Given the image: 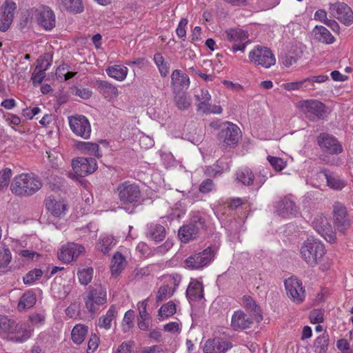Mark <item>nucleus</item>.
<instances>
[{
	"instance_id": "obj_42",
	"label": "nucleus",
	"mask_w": 353,
	"mask_h": 353,
	"mask_svg": "<svg viewBox=\"0 0 353 353\" xmlns=\"http://www.w3.org/2000/svg\"><path fill=\"white\" fill-rule=\"evenodd\" d=\"M176 311V306L175 303L170 301L165 304H163L159 310V319L163 320L174 314Z\"/></svg>"
},
{
	"instance_id": "obj_16",
	"label": "nucleus",
	"mask_w": 353,
	"mask_h": 353,
	"mask_svg": "<svg viewBox=\"0 0 353 353\" xmlns=\"http://www.w3.org/2000/svg\"><path fill=\"white\" fill-rule=\"evenodd\" d=\"M330 14L346 26L353 23V12L351 8L343 3L331 4L329 8Z\"/></svg>"
},
{
	"instance_id": "obj_3",
	"label": "nucleus",
	"mask_w": 353,
	"mask_h": 353,
	"mask_svg": "<svg viewBox=\"0 0 353 353\" xmlns=\"http://www.w3.org/2000/svg\"><path fill=\"white\" fill-rule=\"evenodd\" d=\"M300 253L302 259L308 265L314 267L321 261L325 254V250L320 240L308 238L303 243Z\"/></svg>"
},
{
	"instance_id": "obj_21",
	"label": "nucleus",
	"mask_w": 353,
	"mask_h": 353,
	"mask_svg": "<svg viewBox=\"0 0 353 353\" xmlns=\"http://www.w3.org/2000/svg\"><path fill=\"white\" fill-rule=\"evenodd\" d=\"M17 8L16 3L11 0H6L2 6V12L0 14V30L6 32L10 26Z\"/></svg>"
},
{
	"instance_id": "obj_26",
	"label": "nucleus",
	"mask_w": 353,
	"mask_h": 353,
	"mask_svg": "<svg viewBox=\"0 0 353 353\" xmlns=\"http://www.w3.org/2000/svg\"><path fill=\"white\" fill-rule=\"evenodd\" d=\"M321 173L323 174L327 186L334 190H341L347 185L346 181L339 174L331 172L328 170H323Z\"/></svg>"
},
{
	"instance_id": "obj_47",
	"label": "nucleus",
	"mask_w": 353,
	"mask_h": 353,
	"mask_svg": "<svg viewBox=\"0 0 353 353\" xmlns=\"http://www.w3.org/2000/svg\"><path fill=\"white\" fill-rule=\"evenodd\" d=\"M282 87L287 91L305 90L307 89V80L304 79L299 81L283 83Z\"/></svg>"
},
{
	"instance_id": "obj_25",
	"label": "nucleus",
	"mask_w": 353,
	"mask_h": 353,
	"mask_svg": "<svg viewBox=\"0 0 353 353\" xmlns=\"http://www.w3.org/2000/svg\"><path fill=\"white\" fill-rule=\"evenodd\" d=\"M37 19L40 26L49 30L55 26V16L52 10L48 8H43L37 10Z\"/></svg>"
},
{
	"instance_id": "obj_6",
	"label": "nucleus",
	"mask_w": 353,
	"mask_h": 353,
	"mask_svg": "<svg viewBox=\"0 0 353 353\" xmlns=\"http://www.w3.org/2000/svg\"><path fill=\"white\" fill-rule=\"evenodd\" d=\"M215 248L209 246L201 252L190 255L185 260V267L190 270H201L208 265L214 259Z\"/></svg>"
},
{
	"instance_id": "obj_13",
	"label": "nucleus",
	"mask_w": 353,
	"mask_h": 353,
	"mask_svg": "<svg viewBox=\"0 0 353 353\" xmlns=\"http://www.w3.org/2000/svg\"><path fill=\"white\" fill-rule=\"evenodd\" d=\"M117 190L119 198L123 203L137 202L141 196L139 187L136 183L130 181L120 183Z\"/></svg>"
},
{
	"instance_id": "obj_39",
	"label": "nucleus",
	"mask_w": 353,
	"mask_h": 353,
	"mask_svg": "<svg viewBox=\"0 0 353 353\" xmlns=\"http://www.w3.org/2000/svg\"><path fill=\"white\" fill-rule=\"evenodd\" d=\"M236 179L244 185H251L254 184V174L248 168H244L236 172Z\"/></svg>"
},
{
	"instance_id": "obj_18",
	"label": "nucleus",
	"mask_w": 353,
	"mask_h": 353,
	"mask_svg": "<svg viewBox=\"0 0 353 353\" xmlns=\"http://www.w3.org/2000/svg\"><path fill=\"white\" fill-rule=\"evenodd\" d=\"M317 142L321 148L331 154H338L343 151L342 146L333 136L321 133L317 137Z\"/></svg>"
},
{
	"instance_id": "obj_64",
	"label": "nucleus",
	"mask_w": 353,
	"mask_h": 353,
	"mask_svg": "<svg viewBox=\"0 0 353 353\" xmlns=\"http://www.w3.org/2000/svg\"><path fill=\"white\" fill-rule=\"evenodd\" d=\"M214 188V183L211 179L204 180L200 185L199 190L202 193H208L210 192Z\"/></svg>"
},
{
	"instance_id": "obj_49",
	"label": "nucleus",
	"mask_w": 353,
	"mask_h": 353,
	"mask_svg": "<svg viewBox=\"0 0 353 353\" xmlns=\"http://www.w3.org/2000/svg\"><path fill=\"white\" fill-rule=\"evenodd\" d=\"M43 275V271L40 269H34L28 272L23 276V282L25 284L31 285L37 280L39 279Z\"/></svg>"
},
{
	"instance_id": "obj_58",
	"label": "nucleus",
	"mask_w": 353,
	"mask_h": 353,
	"mask_svg": "<svg viewBox=\"0 0 353 353\" xmlns=\"http://www.w3.org/2000/svg\"><path fill=\"white\" fill-rule=\"evenodd\" d=\"M188 24V20L186 19H181L179 23L178 27L176 30L177 36L183 39H185L186 37L185 27Z\"/></svg>"
},
{
	"instance_id": "obj_20",
	"label": "nucleus",
	"mask_w": 353,
	"mask_h": 353,
	"mask_svg": "<svg viewBox=\"0 0 353 353\" xmlns=\"http://www.w3.org/2000/svg\"><path fill=\"white\" fill-rule=\"evenodd\" d=\"M230 341L224 339L216 337L206 341L203 346V353H225L232 348Z\"/></svg>"
},
{
	"instance_id": "obj_45",
	"label": "nucleus",
	"mask_w": 353,
	"mask_h": 353,
	"mask_svg": "<svg viewBox=\"0 0 353 353\" xmlns=\"http://www.w3.org/2000/svg\"><path fill=\"white\" fill-rule=\"evenodd\" d=\"M329 337L327 334H322L314 341V348L316 353H325L327 350Z\"/></svg>"
},
{
	"instance_id": "obj_37",
	"label": "nucleus",
	"mask_w": 353,
	"mask_h": 353,
	"mask_svg": "<svg viewBox=\"0 0 353 353\" xmlns=\"http://www.w3.org/2000/svg\"><path fill=\"white\" fill-rule=\"evenodd\" d=\"M88 334V327L82 325H76L72 330L71 337L72 341L77 344H81L85 339Z\"/></svg>"
},
{
	"instance_id": "obj_12",
	"label": "nucleus",
	"mask_w": 353,
	"mask_h": 353,
	"mask_svg": "<svg viewBox=\"0 0 353 353\" xmlns=\"http://www.w3.org/2000/svg\"><path fill=\"white\" fill-rule=\"evenodd\" d=\"M68 122L72 132L78 137L88 139L91 134V125L88 118L83 115L77 114L68 117Z\"/></svg>"
},
{
	"instance_id": "obj_23",
	"label": "nucleus",
	"mask_w": 353,
	"mask_h": 353,
	"mask_svg": "<svg viewBox=\"0 0 353 353\" xmlns=\"http://www.w3.org/2000/svg\"><path fill=\"white\" fill-rule=\"evenodd\" d=\"M277 214L284 218L296 216L299 214V208L295 202L290 197L282 199L276 206Z\"/></svg>"
},
{
	"instance_id": "obj_55",
	"label": "nucleus",
	"mask_w": 353,
	"mask_h": 353,
	"mask_svg": "<svg viewBox=\"0 0 353 353\" xmlns=\"http://www.w3.org/2000/svg\"><path fill=\"white\" fill-rule=\"evenodd\" d=\"M268 169L263 168L259 171L256 176L254 175L255 183L258 188L261 187L265 182L268 179Z\"/></svg>"
},
{
	"instance_id": "obj_36",
	"label": "nucleus",
	"mask_w": 353,
	"mask_h": 353,
	"mask_svg": "<svg viewBox=\"0 0 353 353\" xmlns=\"http://www.w3.org/2000/svg\"><path fill=\"white\" fill-rule=\"evenodd\" d=\"M116 314V307L114 305H112L107 311L106 314L99 319V327L105 330H109L111 327L112 322L115 319Z\"/></svg>"
},
{
	"instance_id": "obj_11",
	"label": "nucleus",
	"mask_w": 353,
	"mask_h": 353,
	"mask_svg": "<svg viewBox=\"0 0 353 353\" xmlns=\"http://www.w3.org/2000/svg\"><path fill=\"white\" fill-rule=\"evenodd\" d=\"M225 39L232 43L231 50L244 52L246 46L250 43L248 33L240 28H230L225 31Z\"/></svg>"
},
{
	"instance_id": "obj_61",
	"label": "nucleus",
	"mask_w": 353,
	"mask_h": 353,
	"mask_svg": "<svg viewBox=\"0 0 353 353\" xmlns=\"http://www.w3.org/2000/svg\"><path fill=\"white\" fill-rule=\"evenodd\" d=\"M99 339L95 334H92L88 343V350L92 352L96 350L99 346ZM88 353H90L88 352Z\"/></svg>"
},
{
	"instance_id": "obj_17",
	"label": "nucleus",
	"mask_w": 353,
	"mask_h": 353,
	"mask_svg": "<svg viewBox=\"0 0 353 353\" xmlns=\"http://www.w3.org/2000/svg\"><path fill=\"white\" fill-rule=\"evenodd\" d=\"M256 319L253 316L246 314L242 310L234 311L232 318L230 326L235 331L243 330L250 328Z\"/></svg>"
},
{
	"instance_id": "obj_40",
	"label": "nucleus",
	"mask_w": 353,
	"mask_h": 353,
	"mask_svg": "<svg viewBox=\"0 0 353 353\" xmlns=\"http://www.w3.org/2000/svg\"><path fill=\"white\" fill-rule=\"evenodd\" d=\"M36 303V296L33 292L28 291L21 297L17 308L19 311L32 307Z\"/></svg>"
},
{
	"instance_id": "obj_31",
	"label": "nucleus",
	"mask_w": 353,
	"mask_h": 353,
	"mask_svg": "<svg viewBox=\"0 0 353 353\" xmlns=\"http://www.w3.org/2000/svg\"><path fill=\"white\" fill-rule=\"evenodd\" d=\"M97 85L100 93L108 100L116 98L119 95L117 88L106 81H98Z\"/></svg>"
},
{
	"instance_id": "obj_46",
	"label": "nucleus",
	"mask_w": 353,
	"mask_h": 353,
	"mask_svg": "<svg viewBox=\"0 0 353 353\" xmlns=\"http://www.w3.org/2000/svg\"><path fill=\"white\" fill-rule=\"evenodd\" d=\"M314 228L320 234H324L328 230L329 224L326 218L321 216L316 217L312 222Z\"/></svg>"
},
{
	"instance_id": "obj_43",
	"label": "nucleus",
	"mask_w": 353,
	"mask_h": 353,
	"mask_svg": "<svg viewBox=\"0 0 353 353\" xmlns=\"http://www.w3.org/2000/svg\"><path fill=\"white\" fill-rule=\"evenodd\" d=\"M50 65V63H47L46 65L44 67L43 65L36 66L34 71L32 74L31 79L34 86H37L41 83L43 79L46 77V70L48 69V67Z\"/></svg>"
},
{
	"instance_id": "obj_33",
	"label": "nucleus",
	"mask_w": 353,
	"mask_h": 353,
	"mask_svg": "<svg viewBox=\"0 0 353 353\" xmlns=\"http://www.w3.org/2000/svg\"><path fill=\"white\" fill-rule=\"evenodd\" d=\"M117 239L110 234H102L97 244V249L106 254L116 245Z\"/></svg>"
},
{
	"instance_id": "obj_14",
	"label": "nucleus",
	"mask_w": 353,
	"mask_h": 353,
	"mask_svg": "<svg viewBox=\"0 0 353 353\" xmlns=\"http://www.w3.org/2000/svg\"><path fill=\"white\" fill-rule=\"evenodd\" d=\"M285 288L288 296L296 304L303 302L305 298V291L302 282L298 279L291 276L285 281Z\"/></svg>"
},
{
	"instance_id": "obj_22",
	"label": "nucleus",
	"mask_w": 353,
	"mask_h": 353,
	"mask_svg": "<svg viewBox=\"0 0 353 353\" xmlns=\"http://www.w3.org/2000/svg\"><path fill=\"white\" fill-rule=\"evenodd\" d=\"M83 252L84 247L81 245L70 243L61 247L58 252V257L59 260L64 263H69L78 257Z\"/></svg>"
},
{
	"instance_id": "obj_30",
	"label": "nucleus",
	"mask_w": 353,
	"mask_h": 353,
	"mask_svg": "<svg viewBox=\"0 0 353 353\" xmlns=\"http://www.w3.org/2000/svg\"><path fill=\"white\" fill-rule=\"evenodd\" d=\"M166 235L165 228L158 223H150L148 225L146 236L148 238L159 242L163 241Z\"/></svg>"
},
{
	"instance_id": "obj_4",
	"label": "nucleus",
	"mask_w": 353,
	"mask_h": 353,
	"mask_svg": "<svg viewBox=\"0 0 353 353\" xmlns=\"http://www.w3.org/2000/svg\"><path fill=\"white\" fill-rule=\"evenodd\" d=\"M83 300L87 310L91 314H94L100 309L101 305L106 303V290L101 285L90 287L83 297Z\"/></svg>"
},
{
	"instance_id": "obj_59",
	"label": "nucleus",
	"mask_w": 353,
	"mask_h": 353,
	"mask_svg": "<svg viewBox=\"0 0 353 353\" xmlns=\"http://www.w3.org/2000/svg\"><path fill=\"white\" fill-rule=\"evenodd\" d=\"M29 320L32 325L39 327L44 324L45 316L41 314H33L29 316Z\"/></svg>"
},
{
	"instance_id": "obj_28",
	"label": "nucleus",
	"mask_w": 353,
	"mask_h": 353,
	"mask_svg": "<svg viewBox=\"0 0 353 353\" xmlns=\"http://www.w3.org/2000/svg\"><path fill=\"white\" fill-rule=\"evenodd\" d=\"M186 296L190 301H199L203 298V286L196 279H191L186 290Z\"/></svg>"
},
{
	"instance_id": "obj_38",
	"label": "nucleus",
	"mask_w": 353,
	"mask_h": 353,
	"mask_svg": "<svg viewBox=\"0 0 353 353\" xmlns=\"http://www.w3.org/2000/svg\"><path fill=\"white\" fill-rule=\"evenodd\" d=\"M314 33L316 37V39L323 43H334L335 39L330 32V31L322 26H316L314 29Z\"/></svg>"
},
{
	"instance_id": "obj_60",
	"label": "nucleus",
	"mask_w": 353,
	"mask_h": 353,
	"mask_svg": "<svg viewBox=\"0 0 353 353\" xmlns=\"http://www.w3.org/2000/svg\"><path fill=\"white\" fill-rule=\"evenodd\" d=\"M18 254L20 256L27 259V260H33L34 258H38L40 256V254L34 251L29 250H21L18 252Z\"/></svg>"
},
{
	"instance_id": "obj_29",
	"label": "nucleus",
	"mask_w": 353,
	"mask_h": 353,
	"mask_svg": "<svg viewBox=\"0 0 353 353\" xmlns=\"http://www.w3.org/2000/svg\"><path fill=\"white\" fill-rule=\"evenodd\" d=\"M171 83L174 91L183 88H188L190 85V79L185 73L180 70H174L171 75Z\"/></svg>"
},
{
	"instance_id": "obj_52",
	"label": "nucleus",
	"mask_w": 353,
	"mask_h": 353,
	"mask_svg": "<svg viewBox=\"0 0 353 353\" xmlns=\"http://www.w3.org/2000/svg\"><path fill=\"white\" fill-rule=\"evenodd\" d=\"M267 159L272 168L277 172L281 171L286 166V162L281 158L268 156Z\"/></svg>"
},
{
	"instance_id": "obj_7",
	"label": "nucleus",
	"mask_w": 353,
	"mask_h": 353,
	"mask_svg": "<svg viewBox=\"0 0 353 353\" xmlns=\"http://www.w3.org/2000/svg\"><path fill=\"white\" fill-rule=\"evenodd\" d=\"M205 221L199 214L192 216L190 223L179 230V236L182 242L186 243L197 237L200 231L204 228Z\"/></svg>"
},
{
	"instance_id": "obj_63",
	"label": "nucleus",
	"mask_w": 353,
	"mask_h": 353,
	"mask_svg": "<svg viewBox=\"0 0 353 353\" xmlns=\"http://www.w3.org/2000/svg\"><path fill=\"white\" fill-rule=\"evenodd\" d=\"M41 112V109L38 107H34L33 108H25L23 110V115L28 119H32L35 115L38 114Z\"/></svg>"
},
{
	"instance_id": "obj_62",
	"label": "nucleus",
	"mask_w": 353,
	"mask_h": 353,
	"mask_svg": "<svg viewBox=\"0 0 353 353\" xmlns=\"http://www.w3.org/2000/svg\"><path fill=\"white\" fill-rule=\"evenodd\" d=\"M115 353H134L133 345L130 343L123 342L118 347Z\"/></svg>"
},
{
	"instance_id": "obj_19",
	"label": "nucleus",
	"mask_w": 353,
	"mask_h": 353,
	"mask_svg": "<svg viewBox=\"0 0 353 353\" xmlns=\"http://www.w3.org/2000/svg\"><path fill=\"white\" fill-rule=\"evenodd\" d=\"M196 99L199 101L197 105L198 110L202 111L203 113L209 114H220L222 112V108L219 105H212L210 103L211 100V95L208 90L201 89L200 94L195 95Z\"/></svg>"
},
{
	"instance_id": "obj_53",
	"label": "nucleus",
	"mask_w": 353,
	"mask_h": 353,
	"mask_svg": "<svg viewBox=\"0 0 353 353\" xmlns=\"http://www.w3.org/2000/svg\"><path fill=\"white\" fill-rule=\"evenodd\" d=\"M148 305V298L139 301L137 303V308L139 311V318L145 320L150 316V314L147 311V307Z\"/></svg>"
},
{
	"instance_id": "obj_24",
	"label": "nucleus",
	"mask_w": 353,
	"mask_h": 353,
	"mask_svg": "<svg viewBox=\"0 0 353 353\" xmlns=\"http://www.w3.org/2000/svg\"><path fill=\"white\" fill-rule=\"evenodd\" d=\"M45 205L47 210L56 217L65 215L67 210V205L63 201L57 200L52 196L46 199Z\"/></svg>"
},
{
	"instance_id": "obj_8",
	"label": "nucleus",
	"mask_w": 353,
	"mask_h": 353,
	"mask_svg": "<svg viewBox=\"0 0 353 353\" xmlns=\"http://www.w3.org/2000/svg\"><path fill=\"white\" fill-rule=\"evenodd\" d=\"M250 62L269 68L276 63V59L272 51L267 47L256 46L249 52Z\"/></svg>"
},
{
	"instance_id": "obj_27",
	"label": "nucleus",
	"mask_w": 353,
	"mask_h": 353,
	"mask_svg": "<svg viewBox=\"0 0 353 353\" xmlns=\"http://www.w3.org/2000/svg\"><path fill=\"white\" fill-rule=\"evenodd\" d=\"M242 305L247 311V314L253 316L257 322L263 319L260 307L250 296L245 295L242 297Z\"/></svg>"
},
{
	"instance_id": "obj_51",
	"label": "nucleus",
	"mask_w": 353,
	"mask_h": 353,
	"mask_svg": "<svg viewBox=\"0 0 353 353\" xmlns=\"http://www.w3.org/2000/svg\"><path fill=\"white\" fill-rule=\"evenodd\" d=\"M11 176L12 170L10 168H6L0 172V191L8 188Z\"/></svg>"
},
{
	"instance_id": "obj_10",
	"label": "nucleus",
	"mask_w": 353,
	"mask_h": 353,
	"mask_svg": "<svg viewBox=\"0 0 353 353\" xmlns=\"http://www.w3.org/2000/svg\"><path fill=\"white\" fill-rule=\"evenodd\" d=\"M332 213L335 229L339 232L345 233L352 224L345 205L339 201L334 202Z\"/></svg>"
},
{
	"instance_id": "obj_41",
	"label": "nucleus",
	"mask_w": 353,
	"mask_h": 353,
	"mask_svg": "<svg viewBox=\"0 0 353 353\" xmlns=\"http://www.w3.org/2000/svg\"><path fill=\"white\" fill-rule=\"evenodd\" d=\"M125 265V259L120 253L117 252L114 254L112 259L111 272L113 275H118Z\"/></svg>"
},
{
	"instance_id": "obj_54",
	"label": "nucleus",
	"mask_w": 353,
	"mask_h": 353,
	"mask_svg": "<svg viewBox=\"0 0 353 353\" xmlns=\"http://www.w3.org/2000/svg\"><path fill=\"white\" fill-rule=\"evenodd\" d=\"M323 312L319 309H314L310 313V320L312 323H320L323 321Z\"/></svg>"
},
{
	"instance_id": "obj_34",
	"label": "nucleus",
	"mask_w": 353,
	"mask_h": 353,
	"mask_svg": "<svg viewBox=\"0 0 353 353\" xmlns=\"http://www.w3.org/2000/svg\"><path fill=\"white\" fill-rule=\"evenodd\" d=\"M105 72L107 74L117 81H123L128 73V69L127 67L121 65H114L109 66L106 68Z\"/></svg>"
},
{
	"instance_id": "obj_2",
	"label": "nucleus",
	"mask_w": 353,
	"mask_h": 353,
	"mask_svg": "<svg viewBox=\"0 0 353 353\" xmlns=\"http://www.w3.org/2000/svg\"><path fill=\"white\" fill-rule=\"evenodd\" d=\"M42 187L40 179L32 173L21 174L16 176L10 185L11 191L18 196H31Z\"/></svg>"
},
{
	"instance_id": "obj_35",
	"label": "nucleus",
	"mask_w": 353,
	"mask_h": 353,
	"mask_svg": "<svg viewBox=\"0 0 353 353\" xmlns=\"http://www.w3.org/2000/svg\"><path fill=\"white\" fill-rule=\"evenodd\" d=\"M77 146L79 150L82 151V152L88 154L90 155H93L97 158H100L102 157V153L99 150V147L97 143L92 142L79 141L77 143Z\"/></svg>"
},
{
	"instance_id": "obj_57",
	"label": "nucleus",
	"mask_w": 353,
	"mask_h": 353,
	"mask_svg": "<svg viewBox=\"0 0 353 353\" xmlns=\"http://www.w3.org/2000/svg\"><path fill=\"white\" fill-rule=\"evenodd\" d=\"M328 76L324 74L312 76L310 77L306 78L305 80H307V88H309V85L312 87L314 83H321L325 82L327 80H328Z\"/></svg>"
},
{
	"instance_id": "obj_15",
	"label": "nucleus",
	"mask_w": 353,
	"mask_h": 353,
	"mask_svg": "<svg viewBox=\"0 0 353 353\" xmlns=\"http://www.w3.org/2000/svg\"><path fill=\"white\" fill-rule=\"evenodd\" d=\"M300 108L305 116L311 121L323 119L325 113V105L317 100H305L301 102Z\"/></svg>"
},
{
	"instance_id": "obj_44",
	"label": "nucleus",
	"mask_w": 353,
	"mask_h": 353,
	"mask_svg": "<svg viewBox=\"0 0 353 353\" xmlns=\"http://www.w3.org/2000/svg\"><path fill=\"white\" fill-rule=\"evenodd\" d=\"M176 107L181 110L188 109L191 105L190 99L184 92H178L174 97Z\"/></svg>"
},
{
	"instance_id": "obj_48",
	"label": "nucleus",
	"mask_w": 353,
	"mask_h": 353,
	"mask_svg": "<svg viewBox=\"0 0 353 353\" xmlns=\"http://www.w3.org/2000/svg\"><path fill=\"white\" fill-rule=\"evenodd\" d=\"M174 289L168 285H163L159 289L157 294V302H161L173 294Z\"/></svg>"
},
{
	"instance_id": "obj_5",
	"label": "nucleus",
	"mask_w": 353,
	"mask_h": 353,
	"mask_svg": "<svg viewBox=\"0 0 353 353\" xmlns=\"http://www.w3.org/2000/svg\"><path fill=\"white\" fill-rule=\"evenodd\" d=\"M72 171L68 172L70 179L79 180L93 173L97 168V163L93 158L77 157L72 161Z\"/></svg>"
},
{
	"instance_id": "obj_50",
	"label": "nucleus",
	"mask_w": 353,
	"mask_h": 353,
	"mask_svg": "<svg viewBox=\"0 0 353 353\" xmlns=\"http://www.w3.org/2000/svg\"><path fill=\"white\" fill-rule=\"evenodd\" d=\"M93 274L92 268H83L78 272V277L79 282L82 285H88L92 280Z\"/></svg>"
},
{
	"instance_id": "obj_9",
	"label": "nucleus",
	"mask_w": 353,
	"mask_h": 353,
	"mask_svg": "<svg viewBox=\"0 0 353 353\" xmlns=\"http://www.w3.org/2000/svg\"><path fill=\"white\" fill-rule=\"evenodd\" d=\"M239 128L230 122H225L221 125V131L218 135L219 144L223 147L236 145L240 138Z\"/></svg>"
},
{
	"instance_id": "obj_56",
	"label": "nucleus",
	"mask_w": 353,
	"mask_h": 353,
	"mask_svg": "<svg viewBox=\"0 0 353 353\" xmlns=\"http://www.w3.org/2000/svg\"><path fill=\"white\" fill-rule=\"evenodd\" d=\"M134 311L128 310L125 312L123 320V327L125 331L130 329L133 326Z\"/></svg>"
},
{
	"instance_id": "obj_32",
	"label": "nucleus",
	"mask_w": 353,
	"mask_h": 353,
	"mask_svg": "<svg viewBox=\"0 0 353 353\" xmlns=\"http://www.w3.org/2000/svg\"><path fill=\"white\" fill-rule=\"evenodd\" d=\"M57 4L61 10L72 13H81L83 10L81 0H57Z\"/></svg>"
},
{
	"instance_id": "obj_1",
	"label": "nucleus",
	"mask_w": 353,
	"mask_h": 353,
	"mask_svg": "<svg viewBox=\"0 0 353 353\" xmlns=\"http://www.w3.org/2000/svg\"><path fill=\"white\" fill-rule=\"evenodd\" d=\"M32 330L23 323H17L7 316L0 315V336L21 343L32 336Z\"/></svg>"
}]
</instances>
